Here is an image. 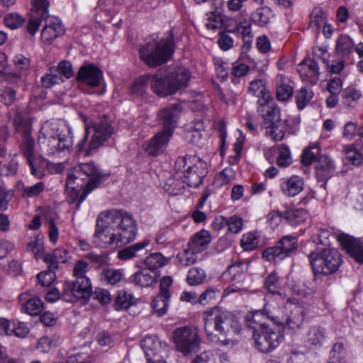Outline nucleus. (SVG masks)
Here are the masks:
<instances>
[{
  "label": "nucleus",
  "mask_w": 363,
  "mask_h": 363,
  "mask_svg": "<svg viewBox=\"0 0 363 363\" xmlns=\"http://www.w3.org/2000/svg\"><path fill=\"white\" fill-rule=\"evenodd\" d=\"M327 15L324 11L319 7L315 8L311 13L309 26L314 31H318L323 27V33H326Z\"/></svg>",
  "instance_id": "31"
},
{
  "label": "nucleus",
  "mask_w": 363,
  "mask_h": 363,
  "mask_svg": "<svg viewBox=\"0 0 363 363\" xmlns=\"http://www.w3.org/2000/svg\"><path fill=\"white\" fill-rule=\"evenodd\" d=\"M102 275L106 282L111 285L118 283L123 277L121 269L108 268L103 270Z\"/></svg>",
  "instance_id": "52"
},
{
  "label": "nucleus",
  "mask_w": 363,
  "mask_h": 363,
  "mask_svg": "<svg viewBox=\"0 0 363 363\" xmlns=\"http://www.w3.org/2000/svg\"><path fill=\"white\" fill-rule=\"evenodd\" d=\"M57 270L56 265L48 264V270L41 272L37 275L39 283L43 286L50 285L56 279Z\"/></svg>",
  "instance_id": "42"
},
{
  "label": "nucleus",
  "mask_w": 363,
  "mask_h": 363,
  "mask_svg": "<svg viewBox=\"0 0 363 363\" xmlns=\"http://www.w3.org/2000/svg\"><path fill=\"white\" fill-rule=\"evenodd\" d=\"M54 71L62 77L69 79L73 75L72 64L69 61H62L59 63L58 67L54 69Z\"/></svg>",
  "instance_id": "63"
},
{
  "label": "nucleus",
  "mask_w": 363,
  "mask_h": 363,
  "mask_svg": "<svg viewBox=\"0 0 363 363\" xmlns=\"http://www.w3.org/2000/svg\"><path fill=\"white\" fill-rule=\"evenodd\" d=\"M137 234V222L131 213L111 209L99 215L93 242L101 248L116 250L133 242Z\"/></svg>",
  "instance_id": "1"
},
{
  "label": "nucleus",
  "mask_w": 363,
  "mask_h": 363,
  "mask_svg": "<svg viewBox=\"0 0 363 363\" xmlns=\"http://www.w3.org/2000/svg\"><path fill=\"white\" fill-rule=\"evenodd\" d=\"M175 177L190 187H198L207 173L206 164L196 157H179L174 164Z\"/></svg>",
  "instance_id": "6"
},
{
  "label": "nucleus",
  "mask_w": 363,
  "mask_h": 363,
  "mask_svg": "<svg viewBox=\"0 0 363 363\" xmlns=\"http://www.w3.org/2000/svg\"><path fill=\"white\" fill-rule=\"evenodd\" d=\"M176 92L185 89L191 78L190 72L184 67H179L168 74Z\"/></svg>",
  "instance_id": "24"
},
{
  "label": "nucleus",
  "mask_w": 363,
  "mask_h": 363,
  "mask_svg": "<svg viewBox=\"0 0 363 363\" xmlns=\"http://www.w3.org/2000/svg\"><path fill=\"white\" fill-rule=\"evenodd\" d=\"M338 240L346 252L359 264H363V238H355L347 234L338 236Z\"/></svg>",
  "instance_id": "16"
},
{
  "label": "nucleus",
  "mask_w": 363,
  "mask_h": 363,
  "mask_svg": "<svg viewBox=\"0 0 363 363\" xmlns=\"http://www.w3.org/2000/svg\"><path fill=\"white\" fill-rule=\"evenodd\" d=\"M77 79L91 87L99 86L103 82V72L94 64H86L80 67Z\"/></svg>",
  "instance_id": "15"
},
{
  "label": "nucleus",
  "mask_w": 363,
  "mask_h": 363,
  "mask_svg": "<svg viewBox=\"0 0 363 363\" xmlns=\"http://www.w3.org/2000/svg\"><path fill=\"white\" fill-rule=\"evenodd\" d=\"M308 259L315 275L330 274L335 272L340 265V255L337 250L325 248L311 252Z\"/></svg>",
  "instance_id": "11"
},
{
  "label": "nucleus",
  "mask_w": 363,
  "mask_h": 363,
  "mask_svg": "<svg viewBox=\"0 0 363 363\" xmlns=\"http://www.w3.org/2000/svg\"><path fill=\"white\" fill-rule=\"evenodd\" d=\"M280 118V111L277 107L267 106L266 114L264 116V123L262 127L268 129L273 123H277L281 121Z\"/></svg>",
  "instance_id": "39"
},
{
  "label": "nucleus",
  "mask_w": 363,
  "mask_h": 363,
  "mask_svg": "<svg viewBox=\"0 0 363 363\" xmlns=\"http://www.w3.org/2000/svg\"><path fill=\"white\" fill-rule=\"evenodd\" d=\"M261 315H266L268 319L273 322L272 326H281L285 322V314L283 308L276 303H267L262 311H255L250 317V320L255 323L259 321Z\"/></svg>",
  "instance_id": "14"
},
{
  "label": "nucleus",
  "mask_w": 363,
  "mask_h": 363,
  "mask_svg": "<svg viewBox=\"0 0 363 363\" xmlns=\"http://www.w3.org/2000/svg\"><path fill=\"white\" fill-rule=\"evenodd\" d=\"M64 80L61 76L57 74L53 69H50V73L41 79L42 84L45 88H50L54 84L62 82Z\"/></svg>",
  "instance_id": "60"
},
{
  "label": "nucleus",
  "mask_w": 363,
  "mask_h": 363,
  "mask_svg": "<svg viewBox=\"0 0 363 363\" xmlns=\"http://www.w3.org/2000/svg\"><path fill=\"white\" fill-rule=\"evenodd\" d=\"M43 306L42 300L38 297H34L26 302L24 310L26 313L30 315H37L42 311Z\"/></svg>",
  "instance_id": "46"
},
{
  "label": "nucleus",
  "mask_w": 363,
  "mask_h": 363,
  "mask_svg": "<svg viewBox=\"0 0 363 363\" xmlns=\"http://www.w3.org/2000/svg\"><path fill=\"white\" fill-rule=\"evenodd\" d=\"M91 295L94 299L104 305L108 304L112 301L109 291L104 289L96 288Z\"/></svg>",
  "instance_id": "62"
},
{
  "label": "nucleus",
  "mask_w": 363,
  "mask_h": 363,
  "mask_svg": "<svg viewBox=\"0 0 363 363\" xmlns=\"http://www.w3.org/2000/svg\"><path fill=\"white\" fill-rule=\"evenodd\" d=\"M197 252H194L188 245L187 247L177 255L179 262L184 266H189L195 263L197 259Z\"/></svg>",
  "instance_id": "48"
},
{
  "label": "nucleus",
  "mask_w": 363,
  "mask_h": 363,
  "mask_svg": "<svg viewBox=\"0 0 363 363\" xmlns=\"http://www.w3.org/2000/svg\"><path fill=\"white\" fill-rule=\"evenodd\" d=\"M4 22L11 29L19 28L25 22V19L17 13H10L5 16Z\"/></svg>",
  "instance_id": "55"
},
{
  "label": "nucleus",
  "mask_w": 363,
  "mask_h": 363,
  "mask_svg": "<svg viewBox=\"0 0 363 363\" xmlns=\"http://www.w3.org/2000/svg\"><path fill=\"white\" fill-rule=\"evenodd\" d=\"M205 279L206 273L203 269L193 267L188 272L186 281L190 285H198L202 283Z\"/></svg>",
  "instance_id": "49"
},
{
  "label": "nucleus",
  "mask_w": 363,
  "mask_h": 363,
  "mask_svg": "<svg viewBox=\"0 0 363 363\" xmlns=\"http://www.w3.org/2000/svg\"><path fill=\"white\" fill-rule=\"evenodd\" d=\"M70 259L69 252L65 249H55L52 253H48L43 257V260L48 264L56 265L58 269L60 262L65 263Z\"/></svg>",
  "instance_id": "33"
},
{
  "label": "nucleus",
  "mask_w": 363,
  "mask_h": 363,
  "mask_svg": "<svg viewBox=\"0 0 363 363\" xmlns=\"http://www.w3.org/2000/svg\"><path fill=\"white\" fill-rule=\"evenodd\" d=\"M277 164L281 167H286L291 163V157L289 148L286 145L279 146V155Z\"/></svg>",
  "instance_id": "51"
},
{
  "label": "nucleus",
  "mask_w": 363,
  "mask_h": 363,
  "mask_svg": "<svg viewBox=\"0 0 363 363\" xmlns=\"http://www.w3.org/2000/svg\"><path fill=\"white\" fill-rule=\"evenodd\" d=\"M264 287L269 292L272 294H277L279 292V290L280 289V283L279 281V278L275 272H272L266 278L264 281Z\"/></svg>",
  "instance_id": "57"
},
{
  "label": "nucleus",
  "mask_w": 363,
  "mask_h": 363,
  "mask_svg": "<svg viewBox=\"0 0 363 363\" xmlns=\"http://www.w3.org/2000/svg\"><path fill=\"white\" fill-rule=\"evenodd\" d=\"M259 240L253 233L243 235L241 239V246L245 250H252L257 247Z\"/></svg>",
  "instance_id": "58"
},
{
  "label": "nucleus",
  "mask_w": 363,
  "mask_h": 363,
  "mask_svg": "<svg viewBox=\"0 0 363 363\" xmlns=\"http://www.w3.org/2000/svg\"><path fill=\"white\" fill-rule=\"evenodd\" d=\"M244 262H236L230 265L228 269L223 273L225 277H230V280H236L244 272Z\"/></svg>",
  "instance_id": "53"
},
{
  "label": "nucleus",
  "mask_w": 363,
  "mask_h": 363,
  "mask_svg": "<svg viewBox=\"0 0 363 363\" xmlns=\"http://www.w3.org/2000/svg\"><path fill=\"white\" fill-rule=\"evenodd\" d=\"M272 17V10L267 7H260L252 14V21L259 26H266Z\"/></svg>",
  "instance_id": "35"
},
{
  "label": "nucleus",
  "mask_w": 363,
  "mask_h": 363,
  "mask_svg": "<svg viewBox=\"0 0 363 363\" xmlns=\"http://www.w3.org/2000/svg\"><path fill=\"white\" fill-rule=\"evenodd\" d=\"M18 187L23 197H34L38 196L43 191L45 186L43 182H38L30 186H25L23 184L19 183Z\"/></svg>",
  "instance_id": "45"
},
{
  "label": "nucleus",
  "mask_w": 363,
  "mask_h": 363,
  "mask_svg": "<svg viewBox=\"0 0 363 363\" xmlns=\"http://www.w3.org/2000/svg\"><path fill=\"white\" fill-rule=\"evenodd\" d=\"M232 179V171L230 169H225L217 174L214 178V185L217 187L228 185Z\"/></svg>",
  "instance_id": "59"
},
{
  "label": "nucleus",
  "mask_w": 363,
  "mask_h": 363,
  "mask_svg": "<svg viewBox=\"0 0 363 363\" xmlns=\"http://www.w3.org/2000/svg\"><path fill=\"white\" fill-rule=\"evenodd\" d=\"M141 347L145 355H152V349H157L159 354H168L169 348L164 341H161L156 336H147L141 341Z\"/></svg>",
  "instance_id": "23"
},
{
  "label": "nucleus",
  "mask_w": 363,
  "mask_h": 363,
  "mask_svg": "<svg viewBox=\"0 0 363 363\" xmlns=\"http://www.w3.org/2000/svg\"><path fill=\"white\" fill-rule=\"evenodd\" d=\"M13 123L16 125L17 131L23 135L21 151L27 160L30 167L31 174L40 178L43 176V174L35 165V141L30 135V122L27 117L17 111L13 118Z\"/></svg>",
  "instance_id": "8"
},
{
  "label": "nucleus",
  "mask_w": 363,
  "mask_h": 363,
  "mask_svg": "<svg viewBox=\"0 0 363 363\" xmlns=\"http://www.w3.org/2000/svg\"><path fill=\"white\" fill-rule=\"evenodd\" d=\"M298 72L302 79L311 84H315L320 72L318 63L311 58H305L298 66Z\"/></svg>",
  "instance_id": "20"
},
{
  "label": "nucleus",
  "mask_w": 363,
  "mask_h": 363,
  "mask_svg": "<svg viewBox=\"0 0 363 363\" xmlns=\"http://www.w3.org/2000/svg\"><path fill=\"white\" fill-rule=\"evenodd\" d=\"M150 86L152 91L160 97H165L176 93L168 74L165 77H162L160 74L151 75Z\"/></svg>",
  "instance_id": "21"
},
{
  "label": "nucleus",
  "mask_w": 363,
  "mask_h": 363,
  "mask_svg": "<svg viewBox=\"0 0 363 363\" xmlns=\"http://www.w3.org/2000/svg\"><path fill=\"white\" fill-rule=\"evenodd\" d=\"M133 302V295L123 290L118 292L115 301V306L116 309H126L132 305Z\"/></svg>",
  "instance_id": "44"
},
{
  "label": "nucleus",
  "mask_w": 363,
  "mask_h": 363,
  "mask_svg": "<svg viewBox=\"0 0 363 363\" xmlns=\"http://www.w3.org/2000/svg\"><path fill=\"white\" fill-rule=\"evenodd\" d=\"M204 330L208 337H227L231 330L239 333L240 326L237 319L228 311L214 307L203 312Z\"/></svg>",
  "instance_id": "3"
},
{
  "label": "nucleus",
  "mask_w": 363,
  "mask_h": 363,
  "mask_svg": "<svg viewBox=\"0 0 363 363\" xmlns=\"http://www.w3.org/2000/svg\"><path fill=\"white\" fill-rule=\"evenodd\" d=\"M169 259L164 257L161 253H152L147 256L145 260L147 269L153 272H158L157 270L167 264Z\"/></svg>",
  "instance_id": "37"
},
{
  "label": "nucleus",
  "mask_w": 363,
  "mask_h": 363,
  "mask_svg": "<svg viewBox=\"0 0 363 363\" xmlns=\"http://www.w3.org/2000/svg\"><path fill=\"white\" fill-rule=\"evenodd\" d=\"M172 53L173 44L171 40H153L140 48L141 60L150 67H156L166 62Z\"/></svg>",
  "instance_id": "9"
},
{
  "label": "nucleus",
  "mask_w": 363,
  "mask_h": 363,
  "mask_svg": "<svg viewBox=\"0 0 363 363\" xmlns=\"http://www.w3.org/2000/svg\"><path fill=\"white\" fill-rule=\"evenodd\" d=\"M45 26L41 32L42 40L50 44L55 39L65 33L62 21L56 16H50L43 19Z\"/></svg>",
  "instance_id": "19"
},
{
  "label": "nucleus",
  "mask_w": 363,
  "mask_h": 363,
  "mask_svg": "<svg viewBox=\"0 0 363 363\" xmlns=\"http://www.w3.org/2000/svg\"><path fill=\"white\" fill-rule=\"evenodd\" d=\"M345 157L353 165L359 166L363 163V155L352 146L346 148Z\"/></svg>",
  "instance_id": "56"
},
{
  "label": "nucleus",
  "mask_w": 363,
  "mask_h": 363,
  "mask_svg": "<svg viewBox=\"0 0 363 363\" xmlns=\"http://www.w3.org/2000/svg\"><path fill=\"white\" fill-rule=\"evenodd\" d=\"M150 240L147 238L141 242L125 247L118 252L117 257L121 260H128L136 257L137 253L147 247Z\"/></svg>",
  "instance_id": "30"
},
{
  "label": "nucleus",
  "mask_w": 363,
  "mask_h": 363,
  "mask_svg": "<svg viewBox=\"0 0 363 363\" xmlns=\"http://www.w3.org/2000/svg\"><path fill=\"white\" fill-rule=\"evenodd\" d=\"M354 43L347 35H340L336 41L335 52L341 57L348 56L352 51Z\"/></svg>",
  "instance_id": "36"
},
{
  "label": "nucleus",
  "mask_w": 363,
  "mask_h": 363,
  "mask_svg": "<svg viewBox=\"0 0 363 363\" xmlns=\"http://www.w3.org/2000/svg\"><path fill=\"white\" fill-rule=\"evenodd\" d=\"M169 298L158 294L152 302V307L155 313L162 316L166 313Z\"/></svg>",
  "instance_id": "43"
},
{
  "label": "nucleus",
  "mask_w": 363,
  "mask_h": 363,
  "mask_svg": "<svg viewBox=\"0 0 363 363\" xmlns=\"http://www.w3.org/2000/svg\"><path fill=\"white\" fill-rule=\"evenodd\" d=\"M148 82H151V74L140 76L132 84L131 92L138 96H143L146 92Z\"/></svg>",
  "instance_id": "41"
},
{
  "label": "nucleus",
  "mask_w": 363,
  "mask_h": 363,
  "mask_svg": "<svg viewBox=\"0 0 363 363\" xmlns=\"http://www.w3.org/2000/svg\"><path fill=\"white\" fill-rule=\"evenodd\" d=\"M246 323L253 331V337L256 347L262 352H270L277 348L283 339L282 327L272 326L263 323H255L246 317Z\"/></svg>",
  "instance_id": "5"
},
{
  "label": "nucleus",
  "mask_w": 363,
  "mask_h": 363,
  "mask_svg": "<svg viewBox=\"0 0 363 363\" xmlns=\"http://www.w3.org/2000/svg\"><path fill=\"white\" fill-rule=\"evenodd\" d=\"M28 247L33 252L36 258L40 257L43 253L44 247L42 238H35L29 242Z\"/></svg>",
  "instance_id": "64"
},
{
  "label": "nucleus",
  "mask_w": 363,
  "mask_h": 363,
  "mask_svg": "<svg viewBox=\"0 0 363 363\" xmlns=\"http://www.w3.org/2000/svg\"><path fill=\"white\" fill-rule=\"evenodd\" d=\"M283 193L289 196H295L303 189V179L298 176H291L281 184Z\"/></svg>",
  "instance_id": "27"
},
{
  "label": "nucleus",
  "mask_w": 363,
  "mask_h": 363,
  "mask_svg": "<svg viewBox=\"0 0 363 363\" xmlns=\"http://www.w3.org/2000/svg\"><path fill=\"white\" fill-rule=\"evenodd\" d=\"M113 133L114 128L107 117L86 123L85 135L77 145L78 151L85 150L86 154L89 155L90 151L102 145Z\"/></svg>",
  "instance_id": "4"
},
{
  "label": "nucleus",
  "mask_w": 363,
  "mask_h": 363,
  "mask_svg": "<svg viewBox=\"0 0 363 363\" xmlns=\"http://www.w3.org/2000/svg\"><path fill=\"white\" fill-rule=\"evenodd\" d=\"M92 294L91 283L89 279L77 278L74 281H66L63 285L62 299L72 302L76 299H89Z\"/></svg>",
  "instance_id": "12"
},
{
  "label": "nucleus",
  "mask_w": 363,
  "mask_h": 363,
  "mask_svg": "<svg viewBox=\"0 0 363 363\" xmlns=\"http://www.w3.org/2000/svg\"><path fill=\"white\" fill-rule=\"evenodd\" d=\"M320 152V147L318 144H313L306 148L302 154V164L305 166L311 165L316 159L318 160Z\"/></svg>",
  "instance_id": "40"
},
{
  "label": "nucleus",
  "mask_w": 363,
  "mask_h": 363,
  "mask_svg": "<svg viewBox=\"0 0 363 363\" xmlns=\"http://www.w3.org/2000/svg\"><path fill=\"white\" fill-rule=\"evenodd\" d=\"M181 107L179 104H172L162 109L158 116L161 125L163 126V131L167 133L170 131L171 135L176 128Z\"/></svg>",
  "instance_id": "18"
},
{
  "label": "nucleus",
  "mask_w": 363,
  "mask_h": 363,
  "mask_svg": "<svg viewBox=\"0 0 363 363\" xmlns=\"http://www.w3.org/2000/svg\"><path fill=\"white\" fill-rule=\"evenodd\" d=\"M17 99L16 91L11 86H4L0 89V101L6 106H9L14 104Z\"/></svg>",
  "instance_id": "47"
},
{
  "label": "nucleus",
  "mask_w": 363,
  "mask_h": 363,
  "mask_svg": "<svg viewBox=\"0 0 363 363\" xmlns=\"http://www.w3.org/2000/svg\"><path fill=\"white\" fill-rule=\"evenodd\" d=\"M211 242V235L208 231L202 230L196 233L189 240L188 245L194 252H203Z\"/></svg>",
  "instance_id": "29"
},
{
  "label": "nucleus",
  "mask_w": 363,
  "mask_h": 363,
  "mask_svg": "<svg viewBox=\"0 0 363 363\" xmlns=\"http://www.w3.org/2000/svg\"><path fill=\"white\" fill-rule=\"evenodd\" d=\"M158 272H153L148 269H143L134 275V282L142 287L151 286L156 283Z\"/></svg>",
  "instance_id": "32"
},
{
  "label": "nucleus",
  "mask_w": 363,
  "mask_h": 363,
  "mask_svg": "<svg viewBox=\"0 0 363 363\" xmlns=\"http://www.w3.org/2000/svg\"><path fill=\"white\" fill-rule=\"evenodd\" d=\"M327 337L325 328L320 325L310 328L307 333L306 342L312 347H320Z\"/></svg>",
  "instance_id": "28"
},
{
  "label": "nucleus",
  "mask_w": 363,
  "mask_h": 363,
  "mask_svg": "<svg viewBox=\"0 0 363 363\" xmlns=\"http://www.w3.org/2000/svg\"><path fill=\"white\" fill-rule=\"evenodd\" d=\"M283 216L291 225H297L305 221L306 212L303 209H287Z\"/></svg>",
  "instance_id": "38"
},
{
  "label": "nucleus",
  "mask_w": 363,
  "mask_h": 363,
  "mask_svg": "<svg viewBox=\"0 0 363 363\" xmlns=\"http://www.w3.org/2000/svg\"><path fill=\"white\" fill-rule=\"evenodd\" d=\"M248 91L258 98L257 103L261 106H265L272 99L270 92L267 89L265 83L262 80L252 81Z\"/></svg>",
  "instance_id": "25"
},
{
  "label": "nucleus",
  "mask_w": 363,
  "mask_h": 363,
  "mask_svg": "<svg viewBox=\"0 0 363 363\" xmlns=\"http://www.w3.org/2000/svg\"><path fill=\"white\" fill-rule=\"evenodd\" d=\"M89 270V264L84 259H79L76 262L73 269V276L75 279L82 278L89 279L86 274Z\"/></svg>",
  "instance_id": "54"
},
{
  "label": "nucleus",
  "mask_w": 363,
  "mask_h": 363,
  "mask_svg": "<svg viewBox=\"0 0 363 363\" xmlns=\"http://www.w3.org/2000/svg\"><path fill=\"white\" fill-rule=\"evenodd\" d=\"M172 135L170 131L165 133L162 130L152 138L145 147V150L149 155L152 156L160 155L165 150Z\"/></svg>",
  "instance_id": "22"
},
{
  "label": "nucleus",
  "mask_w": 363,
  "mask_h": 363,
  "mask_svg": "<svg viewBox=\"0 0 363 363\" xmlns=\"http://www.w3.org/2000/svg\"><path fill=\"white\" fill-rule=\"evenodd\" d=\"M106 178V176L93 162L82 163L68 174L66 191L72 202L77 199V207L79 208L87 195Z\"/></svg>",
  "instance_id": "2"
},
{
  "label": "nucleus",
  "mask_w": 363,
  "mask_h": 363,
  "mask_svg": "<svg viewBox=\"0 0 363 363\" xmlns=\"http://www.w3.org/2000/svg\"><path fill=\"white\" fill-rule=\"evenodd\" d=\"M290 314L285 315V322L291 329L296 330L301 328L303 323V309L301 306L290 303L289 305Z\"/></svg>",
  "instance_id": "26"
},
{
  "label": "nucleus",
  "mask_w": 363,
  "mask_h": 363,
  "mask_svg": "<svg viewBox=\"0 0 363 363\" xmlns=\"http://www.w3.org/2000/svg\"><path fill=\"white\" fill-rule=\"evenodd\" d=\"M360 97L359 91L354 89H345L342 93V102L347 107H354Z\"/></svg>",
  "instance_id": "50"
},
{
  "label": "nucleus",
  "mask_w": 363,
  "mask_h": 363,
  "mask_svg": "<svg viewBox=\"0 0 363 363\" xmlns=\"http://www.w3.org/2000/svg\"><path fill=\"white\" fill-rule=\"evenodd\" d=\"M297 247L296 238L291 235L284 236L275 246L267 248L262 256L268 261H278L288 257Z\"/></svg>",
  "instance_id": "13"
},
{
  "label": "nucleus",
  "mask_w": 363,
  "mask_h": 363,
  "mask_svg": "<svg viewBox=\"0 0 363 363\" xmlns=\"http://www.w3.org/2000/svg\"><path fill=\"white\" fill-rule=\"evenodd\" d=\"M290 132L287 121L284 120L277 123H273L272 126L266 129V134L270 135L274 140H283L285 133Z\"/></svg>",
  "instance_id": "34"
},
{
  "label": "nucleus",
  "mask_w": 363,
  "mask_h": 363,
  "mask_svg": "<svg viewBox=\"0 0 363 363\" xmlns=\"http://www.w3.org/2000/svg\"><path fill=\"white\" fill-rule=\"evenodd\" d=\"M67 134L59 132L57 123L46 122L40 130L39 142L48 155H54L64 150H69L72 146V140Z\"/></svg>",
  "instance_id": "7"
},
{
  "label": "nucleus",
  "mask_w": 363,
  "mask_h": 363,
  "mask_svg": "<svg viewBox=\"0 0 363 363\" xmlns=\"http://www.w3.org/2000/svg\"><path fill=\"white\" fill-rule=\"evenodd\" d=\"M335 165L333 160L327 155H321L316 160L315 174L318 182H323L320 186L326 189L327 181L335 174Z\"/></svg>",
  "instance_id": "17"
},
{
  "label": "nucleus",
  "mask_w": 363,
  "mask_h": 363,
  "mask_svg": "<svg viewBox=\"0 0 363 363\" xmlns=\"http://www.w3.org/2000/svg\"><path fill=\"white\" fill-rule=\"evenodd\" d=\"M311 97V92L308 91L306 88L301 89L296 96L298 108L299 110L303 109L306 105L310 101Z\"/></svg>",
  "instance_id": "61"
},
{
  "label": "nucleus",
  "mask_w": 363,
  "mask_h": 363,
  "mask_svg": "<svg viewBox=\"0 0 363 363\" xmlns=\"http://www.w3.org/2000/svg\"><path fill=\"white\" fill-rule=\"evenodd\" d=\"M176 350L184 356L191 355L201 349V337L196 328L191 326L177 328L173 332Z\"/></svg>",
  "instance_id": "10"
}]
</instances>
